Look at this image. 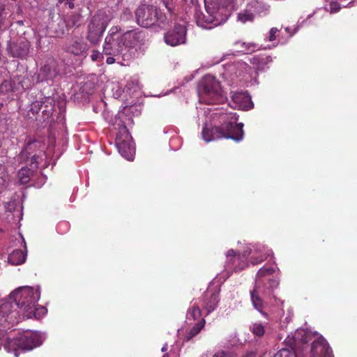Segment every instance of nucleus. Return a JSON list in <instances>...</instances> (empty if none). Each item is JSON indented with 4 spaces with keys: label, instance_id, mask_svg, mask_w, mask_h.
Segmentation results:
<instances>
[{
    "label": "nucleus",
    "instance_id": "obj_42",
    "mask_svg": "<svg viewBox=\"0 0 357 357\" xmlns=\"http://www.w3.org/2000/svg\"><path fill=\"white\" fill-rule=\"evenodd\" d=\"M211 1L222 7H227L231 3V0H211Z\"/></svg>",
    "mask_w": 357,
    "mask_h": 357
},
{
    "label": "nucleus",
    "instance_id": "obj_17",
    "mask_svg": "<svg viewBox=\"0 0 357 357\" xmlns=\"http://www.w3.org/2000/svg\"><path fill=\"white\" fill-rule=\"evenodd\" d=\"M18 94L15 79H3L0 84V96L6 99H13L14 95Z\"/></svg>",
    "mask_w": 357,
    "mask_h": 357
},
{
    "label": "nucleus",
    "instance_id": "obj_6",
    "mask_svg": "<svg viewBox=\"0 0 357 357\" xmlns=\"http://www.w3.org/2000/svg\"><path fill=\"white\" fill-rule=\"evenodd\" d=\"M116 146L119 153L128 160H132L135 153L134 143L131 135L125 125H121L116 133Z\"/></svg>",
    "mask_w": 357,
    "mask_h": 357
},
{
    "label": "nucleus",
    "instance_id": "obj_11",
    "mask_svg": "<svg viewBox=\"0 0 357 357\" xmlns=\"http://www.w3.org/2000/svg\"><path fill=\"white\" fill-rule=\"evenodd\" d=\"M29 47V42L24 38H20L8 40L6 51L12 57L24 59L28 55Z\"/></svg>",
    "mask_w": 357,
    "mask_h": 357
},
{
    "label": "nucleus",
    "instance_id": "obj_54",
    "mask_svg": "<svg viewBox=\"0 0 357 357\" xmlns=\"http://www.w3.org/2000/svg\"><path fill=\"white\" fill-rule=\"evenodd\" d=\"M3 103L0 102V109L3 107Z\"/></svg>",
    "mask_w": 357,
    "mask_h": 357
},
{
    "label": "nucleus",
    "instance_id": "obj_18",
    "mask_svg": "<svg viewBox=\"0 0 357 357\" xmlns=\"http://www.w3.org/2000/svg\"><path fill=\"white\" fill-rule=\"evenodd\" d=\"M219 301V291L208 290L204 296L203 303L204 309L206 310L207 312H212L216 309Z\"/></svg>",
    "mask_w": 357,
    "mask_h": 357
},
{
    "label": "nucleus",
    "instance_id": "obj_8",
    "mask_svg": "<svg viewBox=\"0 0 357 357\" xmlns=\"http://www.w3.org/2000/svg\"><path fill=\"white\" fill-rule=\"evenodd\" d=\"M172 21L170 22L169 27L165 30L164 33V40L168 45L174 47L186 42L187 28L184 24L174 22L173 26H171Z\"/></svg>",
    "mask_w": 357,
    "mask_h": 357
},
{
    "label": "nucleus",
    "instance_id": "obj_22",
    "mask_svg": "<svg viewBox=\"0 0 357 357\" xmlns=\"http://www.w3.org/2000/svg\"><path fill=\"white\" fill-rule=\"evenodd\" d=\"M274 272L275 270L272 267L264 266L261 268L256 275V284H258V281L260 280L261 286H264L265 288L269 287L268 280L272 278H266V276L271 275Z\"/></svg>",
    "mask_w": 357,
    "mask_h": 357
},
{
    "label": "nucleus",
    "instance_id": "obj_40",
    "mask_svg": "<svg viewBox=\"0 0 357 357\" xmlns=\"http://www.w3.org/2000/svg\"><path fill=\"white\" fill-rule=\"evenodd\" d=\"M6 175L3 172H2L0 174V193L6 188Z\"/></svg>",
    "mask_w": 357,
    "mask_h": 357
},
{
    "label": "nucleus",
    "instance_id": "obj_45",
    "mask_svg": "<svg viewBox=\"0 0 357 357\" xmlns=\"http://www.w3.org/2000/svg\"><path fill=\"white\" fill-rule=\"evenodd\" d=\"M10 314L6 313V314H0V325H3V328H6L7 327L5 324H3L2 321L6 322L8 317Z\"/></svg>",
    "mask_w": 357,
    "mask_h": 357
},
{
    "label": "nucleus",
    "instance_id": "obj_1",
    "mask_svg": "<svg viewBox=\"0 0 357 357\" xmlns=\"http://www.w3.org/2000/svg\"><path fill=\"white\" fill-rule=\"evenodd\" d=\"M39 294L31 287H20L13 291L6 298L0 301V312H15L22 310L24 312H36L38 308L36 303Z\"/></svg>",
    "mask_w": 357,
    "mask_h": 357
},
{
    "label": "nucleus",
    "instance_id": "obj_34",
    "mask_svg": "<svg viewBox=\"0 0 357 357\" xmlns=\"http://www.w3.org/2000/svg\"><path fill=\"white\" fill-rule=\"evenodd\" d=\"M80 20V15L78 13H73L68 16V19L66 20V24L67 28H73L75 26H78V22Z\"/></svg>",
    "mask_w": 357,
    "mask_h": 357
},
{
    "label": "nucleus",
    "instance_id": "obj_10",
    "mask_svg": "<svg viewBox=\"0 0 357 357\" xmlns=\"http://www.w3.org/2000/svg\"><path fill=\"white\" fill-rule=\"evenodd\" d=\"M107 25V16L99 12L91 20V45L96 44L100 40Z\"/></svg>",
    "mask_w": 357,
    "mask_h": 357
},
{
    "label": "nucleus",
    "instance_id": "obj_48",
    "mask_svg": "<svg viewBox=\"0 0 357 357\" xmlns=\"http://www.w3.org/2000/svg\"><path fill=\"white\" fill-rule=\"evenodd\" d=\"M66 3L68 5L69 8L73 9L74 8V3L71 1H67Z\"/></svg>",
    "mask_w": 357,
    "mask_h": 357
},
{
    "label": "nucleus",
    "instance_id": "obj_29",
    "mask_svg": "<svg viewBox=\"0 0 357 357\" xmlns=\"http://www.w3.org/2000/svg\"><path fill=\"white\" fill-rule=\"evenodd\" d=\"M43 106V101H38L36 100L33 102L31 105V107L29 110L28 111V116L29 119H33L35 121V117L38 116L40 117V112L42 109Z\"/></svg>",
    "mask_w": 357,
    "mask_h": 357
},
{
    "label": "nucleus",
    "instance_id": "obj_37",
    "mask_svg": "<svg viewBox=\"0 0 357 357\" xmlns=\"http://www.w3.org/2000/svg\"><path fill=\"white\" fill-rule=\"evenodd\" d=\"M330 1V12L331 13H335L338 12L341 8V5L337 1V0H329Z\"/></svg>",
    "mask_w": 357,
    "mask_h": 357
},
{
    "label": "nucleus",
    "instance_id": "obj_16",
    "mask_svg": "<svg viewBox=\"0 0 357 357\" xmlns=\"http://www.w3.org/2000/svg\"><path fill=\"white\" fill-rule=\"evenodd\" d=\"M55 111V100L51 96H45L43 100L40 117L36 116L35 121L39 123H43L47 121L52 116Z\"/></svg>",
    "mask_w": 357,
    "mask_h": 357
},
{
    "label": "nucleus",
    "instance_id": "obj_19",
    "mask_svg": "<svg viewBox=\"0 0 357 357\" xmlns=\"http://www.w3.org/2000/svg\"><path fill=\"white\" fill-rule=\"evenodd\" d=\"M273 61L272 57L268 55L259 54L250 59V63L252 64L256 70H264L268 68V65Z\"/></svg>",
    "mask_w": 357,
    "mask_h": 357
},
{
    "label": "nucleus",
    "instance_id": "obj_36",
    "mask_svg": "<svg viewBox=\"0 0 357 357\" xmlns=\"http://www.w3.org/2000/svg\"><path fill=\"white\" fill-rule=\"evenodd\" d=\"M213 357H236V355L231 351L220 350L215 352Z\"/></svg>",
    "mask_w": 357,
    "mask_h": 357
},
{
    "label": "nucleus",
    "instance_id": "obj_25",
    "mask_svg": "<svg viewBox=\"0 0 357 357\" xmlns=\"http://www.w3.org/2000/svg\"><path fill=\"white\" fill-rule=\"evenodd\" d=\"M26 254L21 250H15L9 255L8 260L12 265H20L26 260Z\"/></svg>",
    "mask_w": 357,
    "mask_h": 357
},
{
    "label": "nucleus",
    "instance_id": "obj_39",
    "mask_svg": "<svg viewBox=\"0 0 357 357\" xmlns=\"http://www.w3.org/2000/svg\"><path fill=\"white\" fill-rule=\"evenodd\" d=\"M279 31L280 30L276 27L271 28L268 33V41L272 42L275 40Z\"/></svg>",
    "mask_w": 357,
    "mask_h": 357
},
{
    "label": "nucleus",
    "instance_id": "obj_12",
    "mask_svg": "<svg viewBox=\"0 0 357 357\" xmlns=\"http://www.w3.org/2000/svg\"><path fill=\"white\" fill-rule=\"evenodd\" d=\"M310 353L311 357H333L331 348L322 336L313 340Z\"/></svg>",
    "mask_w": 357,
    "mask_h": 357
},
{
    "label": "nucleus",
    "instance_id": "obj_50",
    "mask_svg": "<svg viewBox=\"0 0 357 357\" xmlns=\"http://www.w3.org/2000/svg\"><path fill=\"white\" fill-rule=\"evenodd\" d=\"M88 28L89 29V25L88 26ZM86 38L87 40H89V29L87 31V33H86Z\"/></svg>",
    "mask_w": 357,
    "mask_h": 357
},
{
    "label": "nucleus",
    "instance_id": "obj_53",
    "mask_svg": "<svg viewBox=\"0 0 357 357\" xmlns=\"http://www.w3.org/2000/svg\"><path fill=\"white\" fill-rule=\"evenodd\" d=\"M192 314L194 316V317H195V318H196V317H195V315H196V314H197V315H199V316L201 314H195V313H193V314Z\"/></svg>",
    "mask_w": 357,
    "mask_h": 357
},
{
    "label": "nucleus",
    "instance_id": "obj_9",
    "mask_svg": "<svg viewBox=\"0 0 357 357\" xmlns=\"http://www.w3.org/2000/svg\"><path fill=\"white\" fill-rule=\"evenodd\" d=\"M268 284L269 287L265 288L264 286H261V282L259 280L258 284H256L255 289L250 292L252 304L255 308L259 312H263V302L259 297V294L261 293L265 295L270 296L272 294L273 289L278 286L279 282L275 279H271L268 280Z\"/></svg>",
    "mask_w": 357,
    "mask_h": 357
},
{
    "label": "nucleus",
    "instance_id": "obj_41",
    "mask_svg": "<svg viewBox=\"0 0 357 357\" xmlns=\"http://www.w3.org/2000/svg\"><path fill=\"white\" fill-rule=\"evenodd\" d=\"M57 107L59 109V114L61 115L66 110V101L64 100H59L57 102Z\"/></svg>",
    "mask_w": 357,
    "mask_h": 357
},
{
    "label": "nucleus",
    "instance_id": "obj_15",
    "mask_svg": "<svg viewBox=\"0 0 357 357\" xmlns=\"http://www.w3.org/2000/svg\"><path fill=\"white\" fill-rule=\"evenodd\" d=\"M19 336L20 344L21 345V349L22 350H31L40 346L42 343L40 337L36 333H27L20 335Z\"/></svg>",
    "mask_w": 357,
    "mask_h": 357
},
{
    "label": "nucleus",
    "instance_id": "obj_27",
    "mask_svg": "<svg viewBox=\"0 0 357 357\" xmlns=\"http://www.w3.org/2000/svg\"><path fill=\"white\" fill-rule=\"evenodd\" d=\"M206 321L204 318L199 320L189 331L184 337L185 341H189L191 338L197 335L205 326Z\"/></svg>",
    "mask_w": 357,
    "mask_h": 357
},
{
    "label": "nucleus",
    "instance_id": "obj_7",
    "mask_svg": "<svg viewBox=\"0 0 357 357\" xmlns=\"http://www.w3.org/2000/svg\"><path fill=\"white\" fill-rule=\"evenodd\" d=\"M119 36L123 42L126 49L133 51L135 55L136 48L145 43L147 34L139 28H135L130 30L123 31L119 28Z\"/></svg>",
    "mask_w": 357,
    "mask_h": 357
},
{
    "label": "nucleus",
    "instance_id": "obj_26",
    "mask_svg": "<svg viewBox=\"0 0 357 357\" xmlns=\"http://www.w3.org/2000/svg\"><path fill=\"white\" fill-rule=\"evenodd\" d=\"M14 79L18 93L24 90L29 89L32 86L31 79L28 77L20 75L14 77Z\"/></svg>",
    "mask_w": 357,
    "mask_h": 357
},
{
    "label": "nucleus",
    "instance_id": "obj_43",
    "mask_svg": "<svg viewBox=\"0 0 357 357\" xmlns=\"http://www.w3.org/2000/svg\"><path fill=\"white\" fill-rule=\"evenodd\" d=\"M267 257L264 256H259V257H254L252 256L250 259V262L253 264H257L262 261H264L265 259H266Z\"/></svg>",
    "mask_w": 357,
    "mask_h": 357
},
{
    "label": "nucleus",
    "instance_id": "obj_5",
    "mask_svg": "<svg viewBox=\"0 0 357 357\" xmlns=\"http://www.w3.org/2000/svg\"><path fill=\"white\" fill-rule=\"evenodd\" d=\"M199 102L208 105L223 102L225 100L220 83L214 77L206 75L198 86Z\"/></svg>",
    "mask_w": 357,
    "mask_h": 357
},
{
    "label": "nucleus",
    "instance_id": "obj_51",
    "mask_svg": "<svg viewBox=\"0 0 357 357\" xmlns=\"http://www.w3.org/2000/svg\"><path fill=\"white\" fill-rule=\"evenodd\" d=\"M41 309L44 310L47 312V310L45 307H41Z\"/></svg>",
    "mask_w": 357,
    "mask_h": 357
},
{
    "label": "nucleus",
    "instance_id": "obj_23",
    "mask_svg": "<svg viewBox=\"0 0 357 357\" xmlns=\"http://www.w3.org/2000/svg\"><path fill=\"white\" fill-rule=\"evenodd\" d=\"M232 100L243 109L248 110L253 107L250 97L245 93H236L234 94Z\"/></svg>",
    "mask_w": 357,
    "mask_h": 357
},
{
    "label": "nucleus",
    "instance_id": "obj_35",
    "mask_svg": "<svg viewBox=\"0 0 357 357\" xmlns=\"http://www.w3.org/2000/svg\"><path fill=\"white\" fill-rule=\"evenodd\" d=\"M254 18V15L247 10L240 13L238 15V20L243 23L248 21H252Z\"/></svg>",
    "mask_w": 357,
    "mask_h": 357
},
{
    "label": "nucleus",
    "instance_id": "obj_4",
    "mask_svg": "<svg viewBox=\"0 0 357 357\" xmlns=\"http://www.w3.org/2000/svg\"><path fill=\"white\" fill-rule=\"evenodd\" d=\"M243 123H234L232 122L223 123L220 126L204 127L202 137L207 142L221 139H231L238 142L243 138Z\"/></svg>",
    "mask_w": 357,
    "mask_h": 357
},
{
    "label": "nucleus",
    "instance_id": "obj_28",
    "mask_svg": "<svg viewBox=\"0 0 357 357\" xmlns=\"http://www.w3.org/2000/svg\"><path fill=\"white\" fill-rule=\"evenodd\" d=\"M87 45L86 43L75 42L71 45L67 47V51L75 55H83L86 52Z\"/></svg>",
    "mask_w": 357,
    "mask_h": 357
},
{
    "label": "nucleus",
    "instance_id": "obj_49",
    "mask_svg": "<svg viewBox=\"0 0 357 357\" xmlns=\"http://www.w3.org/2000/svg\"><path fill=\"white\" fill-rule=\"evenodd\" d=\"M192 312H193V313L201 312V310L198 307H194Z\"/></svg>",
    "mask_w": 357,
    "mask_h": 357
},
{
    "label": "nucleus",
    "instance_id": "obj_46",
    "mask_svg": "<svg viewBox=\"0 0 357 357\" xmlns=\"http://www.w3.org/2000/svg\"><path fill=\"white\" fill-rule=\"evenodd\" d=\"M6 13H5V5L0 2V17H6Z\"/></svg>",
    "mask_w": 357,
    "mask_h": 357
},
{
    "label": "nucleus",
    "instance_id": "obj_52",
    "mask_svg": "<svg viewBox=\"0 0 357 357\" xmlns=\"http://www.w3.org/2000/svg\"><path fill=\"white\" fill-rule=\"evenodd\" d=\"M2 145H3V142H2V141L0 139V148H1V147H2Z\"/></svg>",
    "mask_w": 357,
    "mask_h": 357
},
{
    "label": "nucleus",
    "instance_id": "obj_30",
    "mask_svg": "<svg viewBox=\"0 0 357 357\" xmlns=\"http://www.w3.org/2000/svg\"><path fill=\"white\" fill-rule=\"evenodd\" d=\"M39 158V154L35 153L34 155H30L29 157H24V158H20L22 162H24L28 167L30 169H33L35 172L38 167L39 162L38 160Z\"/></svg>",
    "mask_w": 357,
    "mask_h": 357
},
{
    "label": "nucleus",
    "instance_id": "obj_13",
    "mask_svg": "<svg viewBox=\"0 0 357 357\" xmlns=\"http://www.w3.org/2000/svg\"><path fill=\"white\" fill-rule=\"evenodd\" d=\"M317 334L312 333L306 329L297 330L292 337L289 335L285 339L284 342L289 347H294L295 349L303 344H307L312 340Z\"/></svg>",
    "mask_w": 357,
    "mask_h": 357
},
{
    "label": "nucleus",
    "instance_id": "obj_14",
    "mask_svg": "<svg viewBox=\"0 0 357 357\" xmlns=\"http://www.w3.org/2000/svg\"><path fill=\"white\" fill-rule=\"evenodd\" d=\"M59 72L56 61L52 58L47 59L40 68L38 79L40 82L52 80L58 75Z\"/></svg>",
    "mask_w": 357,
    "mask_h": 357
},
{
    "label": "nucleus",
    "instance_id": "obj_31",
    "mask_svg": "<svg viewBox=\"0 0 357 357\" xmlns=\"http://www.w3.org/2000/svg\"><path fill=\"white\" fill-rule=\"evenodd\" d=\"M33 169H30L28 167H22L18 172L20 182L22 184H26L29 181L30 177L33 174Z\"/></svg>",
    "mask_w": 357,
    "mask_h": 357
},
{
    "label": "nucleus",
    "instance_id": "obj_24",
    "mask_svg": "<svg viewBox=\"0 0 357 357\" xmlns=\"http://www.w3.org/2000/svg\"><path fill=\"white\" fill-rule=\"evenodd\" d=\"M42 146V143L40 141L33 140L29 142L24 149L20 154V158H24V157H29L30 155H34L35 153H43L41 150H36Z\"/></svg>",
    "mask_w": 357,
    "mask_h": 357
},
{
    "label": "nucleus",
    "instance_id": "obj_38",
    "mask_svg": "<svg viewBox=\"0 0 357 357\" xmlns=\"http://www.w3.org/2000/svg\"><path fill=\"white\" fill-rule=\"evenodd\" d=\"M252 331L257 336H261L264 333V328L261 324H255L252 326Z\"/></svg>",
    "mask_w": 357,
    "mask_h": 357
},
{
    "label": "nucleus",
    "instance_id": "obj_3",
    "mask_svg": "<svg viewBox=\"0 0 357 357\" xmlns=\"http://www.w3.org/2000/svg\"><path fill=\"white\" fill-rule=\"evenodd\" d=\"M102 50L105 54L109 56L106 59L108 64H112L116 61L118 63L130 61L133 58V51L126 48L117 26L110 29L109 35L105 38Z\"/></svg>",
    "mask_w": 357,
    "mask_h": 357
},
{
    "label": "nucleus",
    "instance_id": "obj_32",
    "mask_svg": "<svg viewBox=\"0 0 357 357\" xmlns=\"http://www.w3.org/2000/svg\"><path fill=\"white\" fill-rule=\"evenodd\" d=\"M235 45L238 49L239 52H243L245 54L252 53L257 48V45L255 43H248L243 41H237Z\"/></svg>",
    "mask_w": 357,
    "mask_h": 357
},
{
    "label": "nucleus",
    "instance_id": "obj_44",
    "mask_svg": "<svg viewBox=\"0 0 357 357\" xmlns=\"http://www.w3.org/2000/svg\"><path fill=\"white\" fill-rule=\"evenodd\" d=\"M103 58L102 54L98 51L93 50V54L91 55V59L93 61H100Z\"/></svg>",
    "mask_w": 357,
    "mask_h": 357
},
{
    "label": "nucleus",
    "instance_id": "obj_33",
    "mask_svg": "<svg viewBox=\"0 0 357 357\" xmlns=\"http://www.w3.org/2000/svg\"><path fill=\"white\" fill-rule=\"evenodd\" d=\"M227 256V257H232L230 260L231 261V262L233 264H238V268L239 270H242L245 268V264H246L245 261L242 265L238 264V262L240 261H241L242 259H245V260H246L245 255L241 256L240 254H236L233 250H230L228 251Z\"/></svg>",
    "mask_w": 357,
    "mask_h": 357
},
{
    "label": "nucleus",
    "instance_id": "obj_21",
    "mask_svg": "<svg viewBox=\"0 0 357 357\" xmlns=\"http://www.w3.org/2000/svg\"><path fill=\"white\" fill-rule=\"evenodd\" d=\"M66 24V20L59 17L56 20L50 23L49 28L55 37L60 38L65 34L66 29H68Z\"/></svg>",
    "mask_w": 357,
    "mask_h": 357
},
{
    "label": "nucleus",
    "instance_id": "obj_2",
    "mask_svg": "<svg viewBox=\"0 0 357 357\" xmlns=\"http://www.w3.org/2000/svg\"><path fill=\"white\" fill-rule=\"evenodd\" d=\"M137 24L143 28H153L159 31L169 27L172 22V15L168 17L160 8L153 6L142 4L135 12Z\"/></svg>",
    "mask_w": 357,
    "mask_h": 357
},
{
    "label": "nucleus",
    "instance_id": "obj_55",
    "mask_svg": "<svg viewBox=\"0 0 357 357\" xmlns=\"http://www.w3.org/2000/svg\"><path fill=\"white\" fill-rule=\"evenodd\" d=\"M80 90H82V93H83V92H84V87H82Z\"/></svg>",
    "mask_w": 357,
    "mask_h": 357
},
{
    "label": "nucleus",
    "instance_id": "obj_47",
    "mask_svg": "<svg viewBox=\"0 0 357 357\" xmlns=\"http://www.w3.org/2000/svg\"><path fill=\"white\" fill-rule=\"evenodd\" d=\"M27 23L28 24V21L24 20H18L16 22V24H19V25H24V23Z\"/></svg>",
    "mask_w": 357,
    "mask_h": 357
},
{
    "label": "nucleus",
    "instance_id": "obj_20",
    "mask_svg": "<svg viewBox=\"0 0 357 357\" xmlns=\"http://www.w3.org/2000/svg\"><path fill=\"white\" fill-rule=\"evenodd\" d=\"M20 343V336L8 337L4 342L3 347L7 352L13 353L15 357H19V350L21 349Z\"/></svg>",
    "mask_w": 357,
    "mask_h": 357
},
{
    "label": "nucleus",
    "instance_id": "obj_56",
    "mask_svg": "<svg viewBox=\"0 0 357 357\" xmlns=\"http://www.w3.org/2000/svg\"><path fill=\"white\" fill-rule=\"evenodd\" d=\"M184 1H185L186 0H183Z\"/></svg>",
    "mask_w": 357,
    "mask_h": 357
}]
</instances>
